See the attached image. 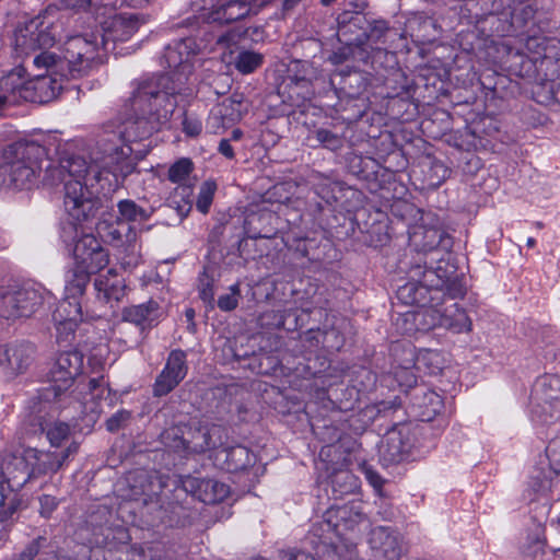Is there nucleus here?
I'll return each instance as SVG.
<instances>
[{
    "instance_id": "obj_1",
    "label": "nucleus",
    "mask_w": 560,
    "mask_h": 560,
    "mask_svg": "<svg viewBox=\"0 0 560 560\" xmlns=\"http://www.w3.org/2000/svg\"><path fill=\"white\" fill-rule=\"evenodd\" d=\"M197 24L196 16L188 18L180 24L190 30L189 35L182 37L174 45H168L163 56L164 62L172 70L167 73L135 80L127 102L131 105L163 103L180 105L192 101L194 84L197 80L194 57L199 50V45L191 33Z\"/></svg>"
},
{
    "instance_id": "obj_2",
    "label": "nucleus",
    "mask_w": 560,
    "mask_h": 560,
    "mask_svg": "<svg viewBox=\"0 0 560 560\" xmlns=\"http://www.w3.org/2000/svg\"><path fill=\"white\" fill-rule=\"evenodd\" d=\"M66 20H68V15L59 7L49 4L38 15L15 31L14 47L20 55H28L38 49L44 50L33 60L35 68L43 71L39 75L51 73L70 78L68 66L65 65V55L59 56L48 50L61 39Z\"/></svg>"
},
{
    "instance_id": "obj_3",
    "label": "nucleus",
    "mask_w": 560,
    "mask_h": 560,
    "mask_svg": "<svg viewBox=\"0 0 560 560\" xmlns=\"http://www.w3.org/2000/svg\"><path fill=\"white\" fill-rule=\"evenodd\" d=\"M178 478L156 470H140L136 474L133 493L142 498L148 510H155L156 518L166 527H186L192 524L196 510L191 506L194 499L178 494Z\"/></svg>"
},
{
    "instance_id": "obj_4",
    "label": "nucleus",
    "mask_w": 560,
    "mask_h": 560,
    "mask_svg": "<svg viewBox=\"0 0 560 560\" xmlns=\"http://www.w3.org/2000/svg\"><path fill=\"white\" fill-rule=\"evenodd\" d=\"M365 399L355 388L348 383L345 384L342 376L336 380V385H326L313 390L312 398L304 408L314 435L325 443L320 455L325 453L326 447L334 446L343 435V430L334 423L330 413L346 415L354 411L365 402Z\"/></svg>"
},
{
    "instance_id": "obj_5",
    "label": "nucleus",
    "mask_w": 560,
    "mask_h": 560,
    "mask_svg": "<svg viewBox=\"0 0 560 560\" xmlns=\"http://www.w3.org/2000/svg\"><path fill=\"white\" fill-rule=\"evenodd\" d=\"M354 107H328L329 116L335 120L334 127L346 125V128L353 129L371 141L374 149H382L386 153L394 152V149H401L394 140V132L400 131V126L411 122L418 115L419 107H384L386 110H376L374 107H364L357 115L350 116Z\"/></svg>"
},
{
    "instance_id": "obj_6",
    "label": "nucleus",
    "mask_w": 560,
    "mask_h": 560,
    "mask_svg": "<svg viewBox=\"0 0 560 560\" xmlns=\"http://www.w3.org/2000/svg\"><path fill=\"white\" fill-rule=\"evenodd\" d=\"M377 159L364 156L355 152L346 155V167L349 174L365 184L373 194L380 189L393 190V196H398L406 190V186L397 176L408 166V160L402 149H394L386 153L382 149H375Z\"/></svg>"
},
{
    "instance_id": "obj_7",
    "label": "nucleus",
    "mask_w": 560,
    "mask_h": 560,
    "mask_svg": "<svg viewBox=\"0 0 560 560\" xmlns=\"http://www.w3.org/2000/svg\"><path fill=\"white\" fill-rule=\"evenodd\" d=\"M48 150L33 140L21 139L9 144L3 151L4 162L0 165L3 183L15 189H30L42 172V163Z\"/></svg>"
},
{
    "instance_id": "obj_8",
    "label": "nucleus",
    "mask_w": 560,
    "mask_h": 560,
    "mask_svg": "<svg viewBox=\"0 0 560 560\" xmlns=\"http://www.w3.org/2000/svg\"><path fill=\"white\" fill-rule=\"evenodd\" d=\"M97 196H90L79 182L65 184L63 206L67 218L60 223L59 236L70 247L83 235V223L94 219L100 208Z\"/></svg>"
},
{
    "instance_id": "obj_9",
    "label": "nucleus",
    "mask_w": 560,
    "mask_h": 560,
    "mask_svg": "<svg viewBox=\"0 0 560 560\" xmlns=\"http://www.w3.org/2000/svg\"><path fill=\"white\" fill-rule=\"evenodd\" d=\"M95 547L89 560H150L145 547L130 544L129 530L124 525H101L93 530Z\"/></svg>"
},
{
    "instance_id": "obj_10",
    "label": "nucleus",
    "mask_w": 560,
    "mask_h": 560,
    "mask_svg": "<svg viewBox=\"0 0 560 560\" xmlns=\"http://www.w3.org/2000/svg\"><path fill=\"white\" fill-rule=\"evenodd\" d=\"M361 500H350L342 505L331 504L323 514L320 521L315 522L310 533L314 537H360L362 526L368 522Z\"/></svg>"
},
{
    "instance_id": "obj_11",
    "label": "nucleus",
    "mask_w": 560,
    "mask_h": 560,
    "mask_svg": "<svg viewBox=\"0 0 560 560\" xmlns=\"http://www.w3.org/2000/svg\"><path fill=\"white\" fill-rule=\"evenodd\" d=\"M73 266L66 273V278L74 282L71 290L81 292L88 287L92 275L98 273L109 262V254L101 242L91 233L83 234L72 248Z\"/></svg>"
},
{
    "instance_id": "obj_12",
    "label": "nucleus",
    "mask_w": 560,
    "mask_h": 560,
    "mask_svg": "<svg viewBox=\"0 0 560 560\" xmlns=\"http://www.w3.org/2000/svg\"><path fill=\"white\" fill-rule=\"evenodd\" d=\"M549 467L535 466L530 470L527 488L523 492L529 505L537 503L546 513L550 510L553 476H560V435L549 441L545 450Z\"/></svg>"
},
{
    "instance_id": "obj_13",
    "label": "nucleus",
    "mask_w": 560,
    "mask_h": 560,
    "mask_svg": "<svg viewBox=\"0 0 560 560\" xmlns=\"http://www.w3.org/2000/svg\"><path fill=\"white\" fill-rule=\"evenodd\" d=\"M223 428L211 427H175L165 432V439L171 440L167 445L182 457L214 452L222 440Z\"/></svg>"
},
{
    "instance_id": "obj_14",
    "label": "nucleus",
    "mask_w": 560,
    "mask_h": 560,
    "mask_svg": "<svg viewBox=\"0 0 560 560\" xmlns=\"http://www.w3.org/2000/svg\"><path fill=\"white\" fill-rule=\"evenodd\" d=\"M304 350L301 357H296L298 362L292 368H288L289 374L296 378L313 381L310 384V396L317 387L326 385H336V380L342 376V371L332 366L330 360L322 353L320 349L310 347L308 343L302 342Z\"/></svg>"
},
{
    "instance_id": "obj_15",
    "label": "nucleus",
    "mask_w": 560,
    "mask_h": 560,
    "mask_svg": "<svg viewBox=\"0 0 560 560\" xmlns=\"http://www.w3.org/2000/svg\"><path fill=\"white\" fill-rule=\"evenodd\" d=\"M61 168L65 170L73 179L67 183L79 182L83 189L90 196L109 191L117 185V170L97 163H88L81 156H70L61 161Z\"/></svg>"
},
{
    "instance_id": "obj_16",
    "label": "nucleus",
    "mask_w": 560,
    "mask_h": 560,
    "mask_svg": "<svg viewBox=\"0 0 560 560\" xmlns=\"http://www.w3.org/2000/svg\"><path fill=\"white\" fill-rule=\"evenodd\" d=\"M84 354L78 349L60 351L49 372V385L39 392L45 401L58 402L83 372Z\"/></svg>"
},
{
    "instance_id": "obj_17",
    "label": "nucleus",
    "mask_w": 560,
    "mask_h": 560,
    "mask_svg": "<svg viewBox=\"0 0 560 560\" xmlns=\"http://www.w3.org/2000/svg\"><path fill=\"white\" fill-rule=\"evenodd\" d=\"M96 36L91 35L71 36L63 44L65 65L68 66L70 78L85 75L95 67L104 63V56L101 54Z\"/></svg>"
},
{
    "instance_id": "obj_18",
    "label": "nucleus",
    "mask_w": 560,
    "mask_h": 560,
    "mask_svg": "<svg viewBox=\"0 0 560 560\" xmlns=\"http://www.w3.org/2000/svg\"><path fill=\"white\" fill-rule=\"evenodd\" d=\"M44 303L39 288L23 284L7 291H0V316L8 320L28 318Z\"/></svg>"
},
{
    "instance_id": "obj_19",
    "label": "nucleus",
    "mask_w": 560,
    "mask_h": 560,
    "mask_svg": "<svg viewBox=\"0 0 560 560\" xmlns=\"http://www.w3.org/2000/svg\"><path fill=\"white\" fill-rule=\"evenodd\" d=\"M310 183L315 195L328 206H339L351 211L361 201L362 192L360 190L330 175L314 172L310 176Z\"/></svg>"
},
{
    "instance_id": "obj_20",
    "label": "nucleus",
    "mask_w": 560,
    "mask_h": 560,
    "mask_svg": "<svg viewBox=\"0 0 560 560\" xmlns=\"http://www.w3.org/2000/svg\"><path fill=\"white\" fill-rule=\"evenodd\" d=\"M412 272L413 276L420 275L424 277L429 288L440 298L443 287L458 272V267L455 262L444 257L436 258L433 256L427 259L423 253H419L412 255Z\"/></svg>"
},
{
    "instance_id": "obj_21",
    "label": "nucleus",
    "mask_w": 560,
    "mask_h": 560,
    "mask_svg": "<svg viewBox=\"0 0 560 560\" xmlns=\"http://www.w3.org/2000/svg\"><path fill=\"white\" fill-rule=\"evenodd\" d=\"M415 443L416 435L410 423H394L382 439L381 457L387 464H399L409 457Z\"/></svg>"
},
{
    "instance_id": "obj_22",
    "label": "nucleus",
    "mask_w": 560,
    "mask_h": 560,
    "mask_svg": "<svg viewBox=\"0 0 560 560\" xmlns=\"http://www.w3.org/2000/svg\"><path fill=\"white\" fill-rule=\"evenodd\" d=\"M487 108L482 107V112L470 109L467 113L464 118L466 139H462L463 135L458 139L455 138V147L467 152L475 151L483 136L492 137L500 131L499 119L494 115L487 114L485 112Z\"/></svg>"
},
{
    "instance_id": "obj_23",
    "label": "nucleus",
    "mask_w": 560,
    "mask_h": 560,
    "mask_svg": "<svg viewBox=\"0 0 560 560\" xmlns=\"http://www.w3.org/2000/svg\"><path fill=\"white\" fill-rule=\"evenodd\" d=\"M349 328L350 322L346 317L334 315L329 326L307 328L302 342L327 352H338L346 345Z\"/></svg>"
},
{
    "instance_id": "obj_24",
    "label": "nucleus",
    "mask_w": 560,
    "mask_h": 560,
    "mask_svg": "<svg viewBox=\"0 0 560 560\" xmlns=\"http://www.w3.org/2000/svg\"><path fill=\"white\" fill-rule=\"evenodd\" d=\"M398 268L405 270L409 279L405 284L399 285L396 291V296L402 304L428 310L434 301L439 300L434 291L429 288L424 277L412 275V256L408 261L406 259L400 260Z\"/></svg>"
},
{
    "instance_id": "obj_25",
    "label": "nucleus",
    "mask_w": 560,
    "mask_h": 560,
    "mask_svg": "<svg viewBox=\"0 0 560 560\" xmlns=\"http://www.w3.org/2000/svg\"><path fill=\"white\" fill-rule=\"evenodd\" d=\"M180 487L176 489L178 494L191 497L205 504H218L230 495V486L212 478H199L190 475L178 477Z\"/></svg>"
},
{
    "instance_id": "obj_26",
    "label": "nucleus",
    "mask_w": 560,
    "mask_h": 560,
    "mask_svg": "<svg viewBox=\"0 0 560 560\" xmlns=\"http://www.w3.org/2000/svg\"><path fill=\"white\" fill-rule=\"evenodd\" d=\"M368 544L375 560H399L404 552V537L392 526L371 528Z\"/></svg>"
},
{
    "instance_id": "obj_27",
    "label": "nucleus",
    "mask_w": 560,
    "mask_h": 560,
    "mask_svg": "<svg viewBox=\"0 0 560 560\" xmlns=\"http://www.w3.org/2000/svg\"><path fill=\"white\" fill-rule=\"evenodd\" d=\"M36 348L30 341H11L0 346V368L9 377L24 374L35 359Z\"/></svg>"
},
{
    "instance_id": "obj_28",
    "label": "nucleus",
    "mask_w": 560,
    "mask_h": 560,
    "mask_svg": "<svg viewBox=\"0 0 560 560\" xmlns=\"http://www.w3.org/2000/svg\"><path fill=\"white\" fill-rule=\"evenodd\" d=\"M188 373L187 354L182 349H174L168 353L162 371L153 384L154 397H163L173 392Z\"/></svg>"
},
{
    "instance_id": "obj_29",
    "label": "nucleus",
    "mask_w": 560,
    "mask_h": 560,
    "mask_svg": "<svg viewBox=\"0 0 560 560\" xmlns=\"http://www.w3.org/2000/svg\"><path fill=\"white\" fill-rule=\"evenodd\" d=\"M209 458L217 468L231 474L247 470L257 459L255 453L247 446L242 444L224 446L222 440Z\"/></svg>"
},
{
    "instance_id": "obj_30",
    "label": "nucleus",
    "mask_w": 560,
    "mask_h": 560,
    "mask_svg": "<svg viewBox=\"0 0 560 560\" xmlns=\"http://www.w3.org/2000/svg\"><path fill=\"white\" fill-rule=\"evenodd\" d=\"M144 23V18L137 13L115 14L105 22L102 35L103 50L108 51L115 48L117 42L128 40Z\"/></svg>"
},
{
    "instance_id": "obj_31",
    "label": "nucleus",
    "mask_w": 560,
    "mask_h": 560,
    "mask_svg": "<svg viewBox=\"0 0 560 560\" xmlns=\"http://www.w3.org/2000/svg\"><path fill=\"white\" fill-rule=\"evenodd\" d=\"M450 175L451 168L431 154L421 156L410 172V178L421 190L439 188Z\"/></svg>"
},
{
    "instance_id": "obj_32",
    "label": "nucleus",
    "mask_w": 560,
    "mask_h": 560,
    "mask_svg": "<svg viewBox=\"0 0 560 560\" xmlns=\"http://www.w3.org/2000/svg\"><path fill=\"white\" fill-rule=\"evenodd\" d=\"M422 315L432 318L430 327L439 326L455 334L471 330V320L465 308L460 307L458 303L441 306L436 300L432 306L423 311Z\"/></svg>"
},
{
    "instance_id": "obj_33",
    "label": "nucleus",
    "mask_w": 560,
    "mask_h": 560,
    "mask_svg": "<svg viewBox=\"0 0 560 560\" xmlns=\"http://www.w3.org/2000/svg\"><path fill=\"white\" fill-rule=\"evenodd\" d=\"M401 402L397 400V397L390 401H380L378 404L372 405L366 401L363 402L359 408L354 411H350L351 413L346 418H339L338 421L341 422L339 425L343 431L346 428L352 431L355 434H362L380 416V413H387L388 411H395L400 408Z\"/></svg>"
},
{
    "instance_id": "obj_34",
    "label": "nucleus",
    "mask_w": 560,
    "mask_h": 560,
    "mask_svg": "<svg viewBox=\"0 0 560 560\" xmlns=\"http://www.w3.org/2000/svg\"><path fill=\"white\" fill-rule=\"evenodd\" d=\"M192 171V161L189 158H180L170 166L167 172L168 180L177 184L172 200L179 211L189 212L192 206L194 187L186 184Z\"/></svg>"
},
{
    "instance_id": "obj_35",
    "label": "nucleus",
    "mask_w": 560,
    "mask_h": 560,
    "mask_svg": "<svg viewBox=\"0 0 560 560\" xmlns=\"http://www.w3.org/2000/svg\"><path fill=\"white\" fill-rule=\"evenodd\" d=\"M172 114L173 112L165 113L162 119L159 108L149 110L148 113L142 112L141 115L137 114L135 118L125 121L119 133L126 141H142L151 137L154 132L160 131L162 125L168 120Z\"/></svg>"
},
{
    "instance_id": "obj_36",
    "label": "nucleus",
    "mask_w": 560,
    "mask_h": 560,
    "mask_svg": "<svg viewBox=\"0 0 560 560\" xmlns=\"http://www.w3.org/2000/svg\"><path fill=\"white\" fill-rule=\"evenodd\" d=\"M73 284L72 280L66 278L65 295L52 312L54 323H60V329H66L68 334H71L72 328L78 327L82 319L81 298L86 290V287H83L78 293L70 289Z\"/></svg>"
},
{
    "instance_id": "obj_37",
    "label": "nucleus",
    "mask_w": 560,
    "mask_h": 560,
    "mask_svg": "<svg viewBox=\"0 0 560 560\" xmlns=\"http://www.w3.org/2000/svg\"><path fill=\"white\" fill-rule=\"evenodd\" d=\"M411 122L427 137L438 139L452 129V114L445 107H419Z\"/></svg>"
},
{
    "instance_id": "obj_38",
    "label": "nucleus",
    "mask_w": 560,
    "mask_h": 560,
    "mask_svg": "<svg viewBox=\"0 0 560 560\" xmlns=\"http://www.w3.org/2000/svg\"><path fill=\"white\" fill-rule=\"evenodd\" d=\"M411 411L420 421H432L444 408V399L436 392L421 384L409 397Z\"/></svg>"
},
{
    "instance_id": "obj_39",
    "label": "nucleus",
    "mask_w": 560,
    "mask_h": 560,
    "mask_svg": "<svg viewBox=\"0 0 560 560\" xmlns=\"http://www.w3.org/2000/svg\"><path fill=\"white\" fill-rule=\"evenodd\" d=\"M326 117H329V109L326 107L325 110ZM332 122L335 120H331L330 122H325L324 125H329L334 128V130H330L326 127H318L316 128L315 122L308 124L307 121H303V124L310 128L311 126L314 128V130H310V133L307 136V140L310 142L314 141V143H311V147H322L324 149L330 150L332 152L340 150L343 147L345 142V132L343 130L347 129L346 125H338L337 127H334Z\"/></svg>"
},
{
    "instance_id": "obj_40",
    "label": "nucleus",
    "mask_w": 560,
    "mask_h": 560,
    "mask_svg": "<svg viewBox=\"0 0 560 560\" xmlns=\"http://www.w3.org/2000/svg\"><path fill=\"white\" fill-rule=\"evenodd\" d=\"M312 314H318L319 316L325 314L326 322H329L328 314L326 310L323 308L285 307L273 314V318H277V323L275 325L278 328H283L288 331L302 329L308 324V319Z\"/></svg>"
},
{
    "instance_id": "obj_41",
    "label": "nucleus",
    "mask_w": 560,
    "mask_h": 560,
    "mask_svg": "<svg viewBox=\"0 0 560 560\" xmlns=\"http://www.w3.org/2000/svg\"><path fill=\"white\" fill-rule=\"evenodd\" d=\"M247 110L240 107H212L207 120L206 130L212 135H221L238 124Z\"/></svg>"
},
{
    "instance_id": "obj_42",
    "label": "nucleus",
    "mask_w": 560,
    "mask_h": 560,
    "mask_svg": "<svg viewBox=\"0 0 560 560\" xmlns=\"http://www.w3.org/2000/svg\"><path fill=\"white\" fill-rule=\"evenodd\" d=\"M24 459L28 463L33 478L48 474H55L62 467L58 452L39 451L28 448L25 451Z\"/></svg>"
},
{
    "instance_id": "obj_43",
    "label": "nucleus",
    "mask_w": 560,
    "mask_h": 560,
    "mask_svg": "<svg viewBox=\"0 0 560 560\" xmlns=\"http://www.w3.org/2000/svg\"><path fill=\"white\" fill-rule=\"evenodd\" d=\"M98 235L114 246H124L131 243L136 237V232L130 224L116 218L113 221L102 220L96 224Z\"/></svg>"
},
{
    "instance_id": "obj_44",
    "label": "nucleus",
    "mask_w": 560,
    "mask_h": 560,
    "mask_svg": "<svg viewBox=\"0 0 560 560\" xmlns=\"http://www.w3.org/2000/svg\"><path fill=\"white\" fill-rule=\"evenodd\" d=\"M160 304L150 299L145 303L124 307L122 319L138 327L151 328L158 324Z\"/></svg>"
},
{
    "instance_id": "obj_45",
    "label": "nucleus",
    "mask_w": 560,
    "mask_h": 560,
    "mask_svg": "<svg viewBox=\"0 0 560 560\" xmlns=\"http://www.w3.org/2000/svg\"><path fill=\"white\" fill-rule=\"evenodd\" d=\"M318 544L326 548L327 556L332 560H358V538L351 536L334 537L329 535V538L317 537Z\"/></svg>"
},
{
    "instance_id": "obj_46",
    "label": "nucleus",
    "mask_w": 560,
    "mask_h": 560,
    "mask_svg": "<svg viewBox=\"0 0 560 560\" xmlns=\"http://www.w3.org/2000/svg\"><path fill=\"white\" fill-rule=\"evenodd\" d=\"M277 93L281 98L282 105H304L305 102L312 100L314 90L311 84L284 78L278 85Z\"/></svg>"
},
{
    "instance_id": "obj_47",
    "label": "nucleus",
    "mask_w": 560,
    "mask_h": 560,
    "mask_svg": "<svg viewBox=\"0 0 560 560\" xmlns=\"http://www.w3.org/2000/svg\"><path fill=\"white\" fill-rule=\"evenodd\" d=\"M339 371H342V378H348V385L355 388L365 398L376 386L377 376L370 368L354 364L346 371L343 369H339Z\"/></svg>"
},
{
    "instance_id": "obj_48",
    "label": "nucleus",
    "mask_w": 560,
    "mask_h": 560,
    "mask_svg": "<svg viewBox=\"0 0 560 560\" xmlns=\"http://www.w3.org/2000/svg\"><path fill=\"white\" fill-rule=\"evenodd\" d=\"M94 288L98 295L103 294L104 301L109 303L112 301L118 302L124 298L126 285L117 271L110 268L105 276L95 279Z\"/></svg>"
},
{
    "instance_id": "obj_49",
    "label": "nucleus",
    "mask_w": 560,
    "mask_h": 560,
    "mask_svg": "<svg viewBox=\"0 0 560 560\" xmlns=\"http://www.w3.org/2000/svg\"><path fill=\"white\" fill-rule=\"evenodd\" d=\"M331 487V497L335 501L343 499L349 494H355L360 489V479L348 469H340L332 472L329 477Z\"/></svg>"
},
{
    "instance_id": "obj_50",
    "label": "nucleus",
    "mask_w": 560,
    "mask_h": 560,
    "mask_svg": "<svg viewBox=\"0 0 560 560\" xmlns=\"http://www.w3.org/2000/svg\"><path fill=\"white\" fill-rule=\"evenodd\" d=\"M250 5L243 0H228L219 4L210 13V19L218 23H231L246 18Z\"/></svg>"
},
{
    "instance_id": "obj_51",
    "label": "nucleus",
    "mask_w": 560,
    "mask_h": 560,
    "mask_svg": "<svg viewBox=\"0 0 560 560\" xmlns=\"http://www.w3.org/2000/svg\"><path fill=\"white\" fill-rule=\"evenodd\" d=\"M440 246L444 248L452 246V237L448 233L440 228H423L420 248L416 249L412 255L423 253L429 259L434 256Z\"/></svg>"
},
{
    "instance_id": "obj_52",
    "label": "nucleus",
    "mask_w": 560,
    "mask_h": 560,
    "mask_svg": "<svg viewBox=\"0 0 560 560\" xmlns=\"http://www.w3.org/2000/svg\"><path fill=\"white\" fill-rule=\"evenodd\" d=\"M530 396L536 400L560 402V376L544 374L537 377Z\"/></svg>"
},
{
    "instance_id": "obj_53",
    "label": "nucleus",
    "mask_w": 560,
    "mask_h": 560,
    "mask_svg": "<svg viewBox=\"0 0 560 560\" xmlns=\"http://www.w3.org/2000/svg\"><path fill=\"white\" fill-rule=\"evenodd\" d=\"M529 417L535 424H552L560 419V402L536 400L530 397Z\"/></svg>"
},
{
    "instance_id": "obj_54",
    "label": "nucleus",
    "mask_w": 560,
    "mask_h": 560,
    "mask_svg": "<svg viewBox=\"0 0 560 560\" xmlns=\"http://www.w3.org/2000/svg\"><path fill=\"white\" fill-rule=\"evenodd\" d=\"M285 247L293 253L294 258H307L310 261L319 259L315 254L318 244L315 238L295 236L291 232L282 237Z\"/></svg>"
},
{
    "instance_id": "obj_55",
    "label": "nucleus",
    "mask_w": 560,
    "mask_h": 560,
    "mask_svg": "<svg viewBox=\"0 0 560 560\" xmlns=\"http://www.w3.org/2000/svg\"><path fill=\"white\" fill-rule=\"evenodd\" d=\"M2 477L3 483L5 482L11 490H20L33 478L28 463L25 462L24 457L9 465Z\"/></svg>"
},
{
    "instance_id": "obj_56",
    "label": "nucleus",
    "mask_w": 560,
    "mask_h": 560,
    "mask_svg": "<svg viewBox=\"0 0 560 560\" xmlns=\"http://www.w3.org/2000/svg\"><path fill=\"white\" fill-rule=\"evenodd\" d=\"M408 363L410 365L394 368L392 373L400 392L405 393L406 397L409 398L413 393V388L421 385L418 384V377L415 373V353L412 350H410V359L408 360Z\"/></svg>"
},
{
    "instance_id": "obj_57",
    "label": "nucleus",
    "mask_w": 560,
    "mask_h": 560,
    "mask_svg": "<svg viewBox=\"0 0 560 560\" xmlns=\"http://www.w3.org/2000/svg\"><path fill=\"white\" fill-rule=\"evenodd\" d=\"M415 364L423 368L430 375H438L444 369L446 360L442 350L420 349L417 355L415 354Z\"/></svg>"
},
{
    "instance_id": "obj_58",
    "label": "nucleus",
    "mask_w": 560,
    "mask_h": 560,
    "mask_svg": "<svg viewBox=\"0 0 560 560\" xmlns=\"http://www.w3.org/2000/svg\"><path fill=\"white\" fill-rule=\"evenodd\" d=\"M288 368L283 364V359L272 352L260 353L254 359V369L260 375H277L278 373L290 375Z\"/></svg>"
},
{
    "instance_id": "obj_59",
    "label": "nucleus",
    "mask_w": 560,
    "mask_h": 560,
    "mask_svg": "<svg viewBox=\"0 0 560 560\" xmlns=\"http://www.w3.org/2000/svg\"><path fill=\"white\" fill-rule=\"evenodd\" d=\"M389 31V26L386 21L377 20L370 23V26L362 34L358 35L354 39H349V44H353L358 47L365 45L368 42L378 44L384 43V38Z\"/></svg>"
},
{
    "instance_id": "obj_60",
    "label": "nucleus",
    "mask_w": 560,
    "mask_h": 560,
    "mask_svg": "<svg viewBox=\"0 0 560 560\" xmlns=\"http://www.w3.org/2000/svg\"><path fill=\"white\" fill-rule=\"evenodd\" d=\"M289 74L285 79H290L296 82H303L306 84L313 83L319 77V71L310 61L294 60L290 63L288 69Z\"/></svg>"
},
{
    "instance_id": "obj_61",
    "label": "nucleus",
    "mask_w": 560,
    "mask_h": 560,
    "mask_svg": "<svg viewBox=\"0 0 560 560\" xmlns=\"http://www.w3.org/2000/svg\"><path fill=\"white\" fill-rule=\"evenodd\" d=\"M119 219L127 224L130 222H145L151 213L144 208L138 206L131 199L120 200L117 205Z\"/></svg>"
},
{
    "instance_id": "obj_62",
    "label": "nucleus",
    "mask_w": 560,
    "mask_h": 560,
    "mask_svg": "<svg viewBox=\"0 0 560 560\" xmlns=\"http://www.w3.org/2000/svg\"><path fill=\"white\" fill-rule=\"evenodd\" d=\"M211 267L205 266L202 271L198 276V294L200 300L211 308L214 307V282L215 279L213 275L210 272Z\"/></svg>"
},
{
    "instance_id": "obj_63",
    "label": "nucleus",
    "mask_w": 560,
    "mask_h": 560,
    "mask_svg": "<svg viewBox=\"0 0 560 560\" xmlns=\"http://www.w3.org/2000/svg\"><path fill=\"white\" fill-rule=\"evenodd\" d=\"M264 62V55L253 50H242L234 59L236 70L248 74L258 69Z\"/></svg>"
},
{
    "instance_id": "obj_64",
    "label": "nucleus",
    "mask_w": 560,
    "mask_h": 560,
    "mask_svg": "<svg viewBox=\"0 0 560 560\" xmlns=\"http://www.w3.org/2000/svg\"><path fill=\"white\" fill-rule=\"evenodd\" d=\"M42 432L46 433L51 446L59 447L61 443L70 435L71 429L67 422L56 421L44 425L40 423Z\"/></svg>"
}]
</instances>
